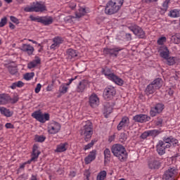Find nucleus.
Instances as JSON below:
<instances>
[{"label":"nucleus","mask_w":180,"mask_h":180,"mask_svg":"<svg viewBox=\"0 0 180 180\" xmlns=\"http://www.w3.org/2000/svg\"><path fill=\"white\" fill-rule=\"evenodd\" d=\"M111 151L115 157H117L120 161H126L127 160V151L123 146L115 144L111 148Z\"/></svg>","instance_id":"obj_1"},{"label":"nucleus","mask_w":180,"mask_h":180,"mask_svg":"<svg viewBox=\"0 0 180 180\" xmlns=\"http://www.w3.org/2000/svg\"><path fill=\"white\" fill-rule=\"evenodd\" d=\"M93 133L92 122L91 121L83 122L82 127L81 128V134L84 136L85 141H89Z\"/></svg>","instance_id":"obj_2"},{"label":"nucleus","mask_w":180,"mask_h":180,"mask_svg":"<svg viewBox=\"0 0 180 180\" xmlns=\"http://www.w3.org/2000/svg\"><path fill=\"white\" fill-rule=\"evenodd\" d=\"M24 11L25 12H40L41 13L47 11V7H46L44 3L37 1L33 3L32 6L25 7Z\"/></svg>","instance_id":"obj_3"},{"label":"nucleus","mask_w":180,"mask_h":180,"mask_svg":"<svg viewBox=\"0 0 180 180\" xmlns=\"http://www.w3.org/2000/svg\"><path fill=\"white\" fill-rule=\"evenodd\" d=\"M103 74L105 75L108 79H110V81H112L114 84H116V85H119V86H122L124 84L123 79L115 75V73H112L109 69L104 70Z\"/></svg>","instance_id":"obj_4"},{"label":"nucleus","mask_w":180,"mask_h":180,"mask_svg":"<svg viewBox=\"0 0 180 180\" xmlns=\"http://www.w3.org/2000/svg\"><path fill=\"white\" fill-rule=\"evenodd\" d=\"M32 117L40 123H46L50 120V114L47 112L43 113L40 110L32 112Z\"/></svg>","instance_id":"obj_5"},{"label":"nucleus","mask_w":180,"mask_h":180,"mask_svg":"<svg viewBox=\"0 0 180 180\" xmlns=\"http://www.w3.org/2000/svg\"><path fill=\"white\" fill-rule=\"evenodd\" d=\"M120 9V6L110 0L105 6V13L106 15H115V13L119 12Z\"/></svg>","instance_id":"obj_6"},{"label":"nucleus","mask_w":180,"mask_h":180,"mask_svg":"<svg viewBox=\"0 0 180 180\" xmlns=\"http://www.w3.org/2000/svg\"><path fill=\"white\" fill-rule=\"evenodd\" d=\"M177 176H178V170L175 169V167H169L165 172L163 174V179L175 180Z\"/></svg>","instance_id":"obj_7"},{"label":"nucleus","mask_w":180,"mask_h":180,"mask_svg":"<svg viewBox=\"0 0 180 180\" xmlns=\"http://www.w3.org/2000/svg\"><path fill=\"white\" fill-rule=\"evenodd\" d=\"M61 130V124L56 121H51L48 124V133L57 134Z\"/></svg>","instance_id":"obj_8"},{"label":"nucleus","mask_w":180,"mask_h":180,"mask_svg":"<svg viewBox=\"0 0 180 180\" xmlns=\"http://www.w3.org/2000/svg\"><path fill=\"white\" fill-rule=\"evenodd\" d=\"M116 95V89L112 86L105 88L103 92V98L105 101H110L113 99V96Z\"/></svg>","instance_id":"obj_9"},{"label":"nucleus","mask_w":180,"mask_h":180,"mask_svg":"<svg viewBox=\"0 0 180 180\" xmlns=\"http://www.w3.org/2000/svg\"><path fill=\"white\" fill-rule=\"evenodd\" d=\"M86 14V10L85 9V8L80 7L78 11L75 13V17L72 15H69L65 18V20L66 22H71L72 21L73 19H76V18L79 19V18H82V16H84V15Z\"/></svg>","instance_id":"obj_10"},{"label":"nucleus","mask_w":180,"mask_h":180,"mask_svg":"<svg viewBox=\"0 0 180 180\" xmlns=\"http://www.w3.org/2000/svg\"><path fill=\"white\" fill-rule=\"evenodd\" d=\"M99 96H98V94L95 93H92L89 96V103L91 108H96V106H99Z\"/></svg>","instance_id":"obj_11"},{"label":"nucleus","mask_w":180,"mask_h":180,"mask_svg":"<svg viewBox=\"0 0 180 180\" xmlns=\"http://www.w3.org/2000/svg\"><path fill=\"white\" fill-rule=\"evenodd\" d=\"M129 29L136 36H138V37L140 39H144V37H146V32H144L141 27L137 25H134L130 27Z\"/></svg>","instance_id":"obj_12"},{"label":"nucleus","mask_w":180,"mask_h":180,"mask_svg":"<svg viewBox=\"0 0 180 180\" xmlns=\"http://www.w3.org/2000/svg\"><path fill=\"white\" fill-rule=\"evenodd\" d=\"M133 120L137 123H146V122H150L151 117L147 115L139 114L133 117Z\"/></svg>","instance_id":"obj_13"},{"label":"nucleus","mask_w":180,"mask_h":180,"mask_svg":"<svg viewBox=\"0 0 180 180\" xmlns=\"http://www.w3.org/2000/svg\"><path fill=\"white\" fill-rule=\"evenodd\" d=\"M162 110H164V104L158 103L155 107L151 108L150 115L152 116V117H154L156 115H158V113H161Z\"/></svg>","instance_id":"obj_14"},{"label":"nucleus","mask_w":180,"mask_h":180,"mask_svg":"<svg viewBox=\"0 0 180 180\" xmlns=\"http://www.w3.org/2000/svg\"><path fill=\"white\" fill-rule=\"evenodd\" d=\"M89 86V82L88 80H82L79 82L76 87V92L79 94H82Z\"/></svg>","instance_id":"obj_15"},{"label":"nucleus","mask_w":180,"mask_h":180,"mask_svg":"<svg viewBox=\"0 0 180 180\" xmlns=\"http://www.w3.org/2000/svg\"><path fill=\"white\" fill-rule=\"evenodd\" d=\"M39 23H41L44 26H49L54 22V19L51 16L46 15L41 16L39 19H38Z\"/></svg>","instance_id":"obj_16"},{"label":"nucleus","mask_w":180,"mask_h":180,"mask_svg":"<svg viewBox=\"0 0 180 180\" xmlns=\"http://www.w3.org/2000/svg\"><path fill=\"white\" fill-rule=\"evenodd\" d=\"M156 148L159 155H164L165 154V149L169 148V145H165L162 141H159Z\"/></svg>","instance_id":"obj_17"},{"label":"nucleus","mask_w":180,"mask_h":180,"mask_svg":"<svg viewBox=\"0 0 180 180\" xmlns=\"http://www.w3.org/2000/svg\"><path fill=\"white\" fill-rule=\"evenodd\" d=\"M119 51H122V49L119 47H115L112 49H108L105 48L103 51V54L108 55L109 54L110 56H115V57H117V54Z\"/></svg>","instance_id":"obj_18"},{"label":"nucleus","mask_w":180,"mask_h":180,"mask_svg":"<svg viewBox=\"0 0 180 180\" xmlns=\"http://www.w3.org/2000/svg\"><path fill=\"white\" fill-rule=\"evenodd\" d=\"M39 155H40V151L39 150V146L35 144V145H34L33 148H32L31 160L26 162V163L30 164V162H32V161H34L35 160H37V158H39Z\"/></svg>","instance_id":"obj_19"},{"label":"nucleus","mask_w":180,"mask_h":180,"mask_svg":"<svg viewBox=\"0 0 180 180\" xmlns=\"http://www.w3.org/2000/svg\"><path fill=\"white\" fill-rule=\"evenodd\" d=\"M158 51L162 58H164L165 60V58H168L169 56V50H168V48L166 46H160Z\"/></svg>","instance_id":"obj_20"},{"label":"nucleus","mask_w":180,"mask_h":180,"mask_svg":"<svg viewBox=\"0 0 180 180\" xmlns=\"http://www.w3.org/2000/svg\"><path fill=\"white\" fill-rule=\"evenodd\" d=\"M96 159V150H93L84 158V162L86 165L91 164L92 161H95Z\"/></svg>","instance_id":"obj_21"},{"label":"nucleus","mask_w":180,"mask_h":180,"mask_svg":"<svg viewBox=\"0 0 180 180\" xmlns=\"http://www.w3.org/2000/svg\"><path fill=\"white\" fill-rule=\"evenodd\" d=\"M63 38L60 37H56L53 39V44L51 45L50 49L51 50H56L60 47V44H63Z\"/></svg>","instance_id":"obj_22"},{"label":"nucleus","mask_w":180,"mask_h":180,"mask_svg":"<svg viewBox=\"0 0 180 180\" xmlns=\"http://www.w3.org/2000/svg\"><path fill=\"white\" fill-rule=\"evenodd\" d=\"M129 124H130V120L127 117H124L117 125V130H122L124 127H129Z\"/></svg>","instance_id":"obj_23"},{"label":"nucleus","mask_w":180,"mask_h":180,"mask_svg":"<svg viewBox=\"0 0 180 180\" xmlns=\"http://www.w3.org/2000/svg\"><path fill=\"white\" fill-rule=\"evenodd\" d=\"M68 149V143H61L56 146L55 153H64Z\"/></svg>","instance_id":"obj_24"},{"label":"nucleus","mask_w":180,"mask_h":180,"mask_svg":"<svg viewBox=\"0 0 180 180\" xmlns=\"http://www.w3.org/2000/svg\"><path fill=\"white\" fill-rule=\"evenodd\" d=\"M21 50L22 51L27 53L29 56H32V54H33V51H34V48L30 44H24L21 47Z\"/></svg>","instance_id":"obj_25"},{"label":"nucleus","mask_w":180,"mask_h":180,"mask_svg":"<svg viewBox=\"0 0 180 180\" xmlns=\"http://www.w3.org/2000/svg\"><path fill=\"white\" fill-rule=\"evenodd\" d=\"M0 113L6 117H12L13 116V111L5 108V107H0Z\"/></svg>","instance_id":"obj_26"},{"label":"nucleus","mask_w":180,"mask_h":180,"mask_svg":"<svg viewBox=\"0 0 180 180\" xmlns=\"http://www.w3.org/2000/svg\"><path fill=\"white\" fill-rule=\"evenodd\" d=\"M161 167V162L158 160H150L148 162V167L150 169H158Z\"/></svg>","instance_id":"obj_27"},{"label":"nucleus","mask_w":180,"mask_h":180,"mask_svg":"<svg viewBox=\"0 0 180 180\" xmlns=\"http://www.w3.org/2000/svg\"><path fill=\"white\" fill-rule=\"evenodd\" d=\"M66 56L68 60H72L75 57H78V52L72 49H69L66 51Z\"/></svg>","instance_id":"obj_28"},{"label":"nucleus","mask_w":180,"mask_h":180,"mask_svg":"<svg viewBox=\"0 0 180 180\" xmlns=\"http://www.w3.org/2000/svg\"><path fill=\"white\" fill-rule=\"evenodd\" d=\"M113 106H115V105L112 103H107L104 108L105 115H110V113L113 112Z\"/></svg>","instance_id":"obj_29"},{"label":"nucleus","mask_w":180,"mask_h":180,"mask_svg":"<svg viewBox=\"0 0 180 180\" xmlns=\"http://www.w3.org/2000/svg\"><path fill=\"white\" fill-rule=\"evenodd\" d=\"M9 103V95L2 94H0V105H8Z\"/></svg>","instance_id":"obj_30"},{"label":"nucleus","mask_w":180,"mask_h":180,"mask_svg":"<svg viewBox=\"0 0 180 180\" xmlns=\"http://www.w3.org/2000/svg\"><path fill=\"white\" fill-rule=\"evenodd\" d=\"M162 84H163L162 79L157 78L150 84H152L155 87V89L157 90V89H160V88L162 86Z\"/></svg>","instance_id":"obj_31"},{"label":"nucleus","mask_w":180,"mask_h":180,"mask_svg":"<svg viewBox=\"0 0 180 180\" xmlns=\"http://www.w3.org/2000/svg\"><path fill=\"white\" fill-rule=\"evenodd\" d=\"M40 58H36L35 60L30 62L27 64V68H29V70H32V68H34V67H37V65H39V64H40Z\"/></svg>","instance_id":"obj_32"},{"label":"nucleus","mask_w":180,"mask_h":180,"mask_svg":"<svg viewBox=\"0 0 180 180\" xmlns=\"http://www.w3.org/2000/svg\"><path fill=\"white\" fill-rule=\"evenodd\" d=\"M165 60H167L168 65H174V64H176V63H178L179 59L176 57L169 56L167 58H165Z\"/></svg>","instance_id":"obj_33"},{"label":"nucleus","mask_w":180,"mask_h":180,"mask_svg":"<svg viewBox=\"0 0 180 180\" xmlns=\"http://www.w3.org/2000/svg\"><path fill=\"white\" fill-rule=\"evenodd\" d=\"M68 92V86L66 84H62L59 86V93L60 95H64Z\"/></svg>","instance_id":"obj_34"},{"label":"nucleus","mask_w":180,"mask_h":180,"mask_svg":"<svg viewBox=\"0 0 180 180\" xmlns=\"http://www.w3.org/2000/svg\"><path fill=\"white\" fill-rule=\"evenodd\" d=\"M169 16L170 18H179L180 16V10L179 9H173L169 11Z\"/></svg>","instance_id":"obj_35"},{"label":"nucleus","mask_w":180,"mask_h":180,"mask_svg":"<svg viewBox=\"0 0 180 180\" xmlns=\"http://www.w3.org/2000/svg\"><path fill=\"white\" fill-rule=\"evenodd\" d=\"M104 162L106 164V162H109L110 161V150L109 148H105L104 150Z\"/></svg>","instance_id":"obj_36"},{"label":"nucleus","mask_w":180,"mask_h":180,"mask_svg":"<svg viewBox=\"0 0 180 180\" xmlns=\"http://www.w3.org/2000/svg\"><path fill=\"white\" fill-rule=\"evenodd\" d=\"M156 90L157 89H155V87L150 84L147 86L146 89V95H151L154 94V92H155Z\"/></svg>","instance_id":"obj_37"},{"label":"nucleus","mask_w":180,"mask_h":180,"mask_svg":"<svg viewBox=\"0 0 180 180\" xmlns=\"http://www.w3.org/2000/svg\"><path fill=\"white\" fill-rule=\"evenodd\" d=\"M171 40L172 43L174 44H180V34L177 33L173 36H172Z\"/></svg>","instance_id":"obj_38"},{"label":"nucleus","mask_w":180,"mask_h":180,"mask_svg":"<svg viewBox=\"0 0 180 180\" xmlns=\"http://www.w3.org/2000/svg\"><path fill=\"white\" fill-rule=\"evenodd\" d=\"M108 174L106 173V171L103 170L98 173L96 177V180H105L106 179V175Z\"/></svg>","instance_id":"obj_39"},{"label":"nucleus","mask_w":180,"mask_h":180,"mask_svg":"<svg viewBox=\"0 0 180 180\" xmlns=\"http://www.w3.org/2000/svg\"><path fill=\"white\" fill-rule=\"evenodd\" d=\"M154 131H155L149 130V131H146L143 132L141 135V139H143V140H145V139H147V137H148V136H153V134H154Z\"/></svg>","instance_id":"obj_40"},{"label":"nucleus","mask_w":180,"mask_h":180,"mask_svg":"<svg viewBox=\"0 0 180 180\" xmlns=\"http://www.w3.org/2000/svg\"><path fill=\"white\" fill-rule=\"evenodd\" d=\"M34 140L37 143H43L46 140V136L43 135H35Z\"/></svg>","instance_id":"obj_41"},{"label":"nucleus","mask_w":180,"mask_h":180,"mask_svg":"<svg viewBox=\"0 0 180 180\" xmlns=\"http://www.w3.org/2000/svg\"><path fill=\"white\" fill-rule=\"evenodd\" d=\"M34 77V72H28V73H25L23 75V78L24 79H25V81H30L31 79H33Z\"/></svg>","instance_id":"obj_42"},{"label":"nucleus","mask_w":180,"mask_h":180,"mask_svg":"<svg viewBox=\"0 0 180 180\" xmlns=\"http://www.w3.org/2000/svg\"><path fill=\"white\" fill-rule=\"evenodd\" d=\"M8 71H9L10 74H11L12 75H15V74H16V72H18V68H16V66L10 65L8 66Z\"/></svg>","instance_id":"obj_43"},{"label":"nucleus","mask_w":180,"mask_h":180,"mask_svg":"<svg viewBox=\"0 0 180 180\" xmlns=\"http://www.w3.org/2000/svg\"><path fill=\"white\" fill-rule=\"evenodd\" d=\"M18 101H19L18 96H14L13 98L9 96L8 103L14 104V103H16Z\"/></svg>","instance_id":"obj_44"},{"label":"nucleus","mask_w":180,"mask_h":180,"mask_svg":"<svg viewBox=\"0 0 180 180\" xmlns=\"http://www.w3.org/2000/svg\"><path fill=\"white\" fill-rule=\"evenodd\" d=\"M95 143H96V141L92 140L91 141V143H89L87 145L84 146V151H86V150H89V149L92 148V147H94V144H95Z\"/></svg>","instance_id":"obj_45"},{"label":"nucleus","mask_w":180,"mask_h":180,"mask_svg":"<svg viewBox=\"0 0 180 180\" xmlns=\"http://www.w3.org/2000/svg\"><path fill=\"white\" fill-rule=\"evenodd\" d=\"M172 140V136L168 137V138H165L164 141H162L165 146L168 144L169 148L171 147V141Z\"/></svg>","instance_id":"obj_46"},{"label":"nucleus","mask_w":180,"mask_h":180,"mask_svg":"<svg viewBox=\"0 0 180 180\" xmlns=\"http://www.w3.org/2000/svg\"><path fill=\"white\" fill-rule=\"evenodd\" d=\"M165 41H167V37H162L158 39V44H159V46H162Z\"/></svg>","instance_id":"obj_47"},{"label":"nucleus","mask_w":180,"mask_h":180,"mask_svg":"<svg viewBox=\"0 0 180 180\" xmlns=\"http://www.w3.org/2000/svg\"><path fill=\"white\" fill-rule=\"evenodd\" d=\"M110 1L121 8V6L123 5V2L124 0H110Z\"/></svg>","instance_id":"obj_48"},{"label":"nucleus","mask_w":180,"mask_h":180,"mask_svg":"<svg viewBox=\"0 0 180 180\" xmlns=\"http://www.w3.org/2000/svg\"><path fill=\"white\" fill-rule=\"evenodd\" d=\"M6 18H4L1 20L0 21V27H4V26H5V25H6Z\"/></svg>","instance_id":"obj_49"},{"label":"nucleus","mask_w":180,"mask_h":180,"mask_svg":"<svg viewBox=\"0 0 180 180\" xmlns=\"http://www.w3.org/2000/svg\"><path fill=\"white\" fill-rule=\"evenodd\" d=\"M34 91H35V94H39V92L41 91V84L40 83L37 84V86Z\"/></svg>","instance_id":"obj_50"},{"label":"nucleus","mask_w":180,"mask_h":180,"mask_svg":"<svg viewBox=\"0 0 180 180\" xmlns=\"http://www.w3.org/2000/svg\"><path fill=\"white\" fill-rule=\"evenodd\" d=\"M15 84H17V88H22L25 86V83L22 81L15 82Z\"/></svg>","instance_id":"obj_51"},{"label":"nucleus","mask_w":180,"mask_h":180,"mask_svg":"<svg viewBox=\"0 0 180 180\" xmlns=\"http://www.w3.org/2000/svg\"><path fill=\"white\" fill-rule=\"evenodd\" d=\"M75 79H77V76L75 77L74 78L69 79H68L69 82L68 83H65V84H66L67 86H70V84H72V82L75 81Z\"/></svg>","instance_id":"obj_52"},{"label":"nucleus","mask_w":180,"mask_h":180,"mask_svg":"<svg viewBox=\"0 0 180 180\" xmlns=\"http://www.w3.org/2000/svg\"><path fill=\"white\" fill-rule=\"evenodd\" d=\"M178 145V140L175 138L172 137L171 146Z\"/></svg>","instance_id":"obj_53"},{"label":"nucleus","mask_w":180,"mask_h":180,"mask_svg":"<svg viewBox=\"0 0 180 180\" xmlns=\"http://www.w3.org/2000/svg\"><path fill=\"white\" fill-rule=\"evenodd\" d=\"M84 176H86V180H89V176H91V172H89V170H86L84 172Z\"/></svg>","instance_id":"obj_54"},{"label":"nucleus","mask_w":180,"mask_h":180,"mask_svg":"<svg viewBox=\"0 0 180 180\" xmlns=\"http://www.w3.org/2000/svg\"><path fill=\"white\" fill-rule=\"evenodd\" d=\"M171 0H165V2L163 3V8L164 9H168V4H169V1Z\"/></svg>","instance_id":"obj_55"},{"label":"nucleus","mask_w":180,"mask_h":180,"mask_svg":"<svg viewBox=\"0 0 180 180\" xmlns=\"http://www.w3.org/2000/svg\"><path fill=\"white\" fill-rule=\"evenodd\" d=\"M5 127H6L7 129H14L15 126H13V124H12V123H6L5 124Z\"/></svg>","instance_id":"obj_56"},{"label":"nucleus","mask_w":180,"mask_h":180,"mask_svg":"<svg viewBox=\"0 0 180 180\" xmlns=\"http://www.w3.org/2000/svg\"><path fill=\"white\" fill-rule=\"evenodd\" d=\"M11 22H13V23H17V24L19 23V20H18V18H16L14 16L11 17Z\"/></svg>","instance_id":"obj_57"},{"label":"nucleus","mask_w":180,"mask_h":180,"mask_svg":"<svg viewBox=\"0 0 180 180\" xmlns=\"http://www.w3.org/2000/svg\"><path fill=\"white\" fill-rule=\"evenodd\" d=\"M30 19H31V20H34V21L36 20L37 22H39V19H40V17H35L33 15H30Z\"/></svg>","instance_id":"obj_58"},{"label":"nucleus","mask_w":180,"mask_h":180,"mask_svg":"<svg viewBox=\"0 0 180 180\" xmlns=\"http://www.w3.org/2000/svg\"><path fill=\"white\" fill-rule=\"evenodd\" d=\"M156 124L157 126H161V124H162V119L159 118L156 122Z\"/></svg>","instance_id":"obj_59"},{"label":"nucleus","mask_w":180,"mask_h":180,"mask_svg":"<svg viewBox=\"0 0 180 180\" xmlns=\"http://www.w3.org/2000/svg\"><path fill=\"white\" fill-rule=\"evenodd\" d=\"M10 88L11 89H16V88H18V85L16 84V82L13 83L10 86Z\"/></svg>","instance_id":"obj_60"},{"label":"nucleus","mask_w":180,"mask_h":180,"mask_svg":"<svg viewBox=\"0 0 180 180\" xmlns=\"http://www.w3.org/2000/svg\"><path fill=\"white\" fill-rule=\"evenodd\" d=\"M115 140V135L110 136L108 138L109 143H112Z\"/></svg>","instance_id":"obj_61"},{"label":"nucleus","mask_w":180,"mask_h":180,"mask_svg":"<svg viewBox=\"0 0 180 180\" xmlns=\"http://www.w3.org/2000/svg\"><path fill=\"white\" fill-rule=\"evenodd\" d=\"M144 1V2H146V4H151V2H157V1L158 0H143Z\"/></svg>","instance_id":"obj_62"},{"label":"nucleus","mask_w":180,"mask_h":180,"mask_svg":"<svg viewBox=\"0 0 180 180\" xmlns=\"http://www.w3.org/2000/svg\"><path fill=\"white\" fill-rule=\"evenodd\" d=\"M75 6H77V4L75 3H73V2L70 3V8H71V9H74Z\"/></svg>","instance_id":"obj_63"},{"label":"nucleus","mask_w":180,"mask_h":180,"mask_svg":"<svg viewBox=\"0 0 180 180\" xmlns=\"http://www.w3.org/2000/svg\"><path fill=\"white\" fill-rule=\"evenodd\" d=\"M69 175L72 178H74V176H75V175H76V173H75V172H70Z\"/></svg>","instance_id":"obj_64"}]
</instances>
